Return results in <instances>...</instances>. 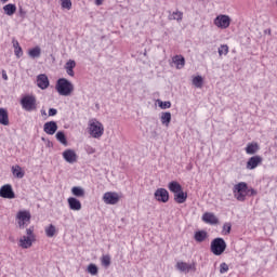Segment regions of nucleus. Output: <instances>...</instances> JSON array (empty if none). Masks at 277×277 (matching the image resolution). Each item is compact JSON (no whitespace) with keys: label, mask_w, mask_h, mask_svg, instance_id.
I'll list each match as a JSON object with an SVG mask.
<instances>
[{"label":"nucleus","mask_w":277,"mask_h":277,"mask_svg":"<svg viewBox=\"0 0 277 277\" xmlns=\"http://www.w3.org/2000/svg\"><path fill=\"white\" fill-rule=\"evenodd\" d=\"M173 200L177 203V205H183L184 202H187V193L183 192V188L181 192H177L174 194V198Z\"/></svg>","instance_id":"6ab92c4d"},{"label":"nucleus","mask_w":277,"mask_h":277,"mask_svg":"<svg viewBox=\"0 0 277 277\" xmlns=\"http://www.w3.org/2000/svg\"><path fill=\"white\" fill-rule=\"evenodd\" d=\"M175 268L183 274H189V272H196V262H192L190 264H187V262H177Z\"/></svg>","instance_id":"6e6552de"},{"label":"nucleus","mask_w":277,"mask_h":277,"mask_svg":"<svg viewBox=\"0 0 277 277\" xmlns=\"http://www.w3.org/2000/svg\"><path fill=\"white\" fill-rule=\"evenodd\" d=\"M2 79L4 81H8V72L5 71V69H2Z\"/></svg>","instance_id":"603ef678"},{"label":"nucleus","mask_w":277,"mask_h":277,"mask_svg":"<svg viewBox=\"0 0 277 277\" xmlns=\"http://www.w3.org/2000/svg\"><path fill=\"white\" fill-rule=\"evenodd\" d=\"M41 54H42V49H40V47L38 45L28 51V55L32 60H38V57H40Z\"/></svg>","instance_id":"bb28decb"},{"label":"nucleus","mask_w":277,"mask_h":277,"mask_svg":"<svg viewBox=\"0 0 277 277\" xmlns=\"http://www.w3.org/2000/svg\"><path fill=\"white\" fill-rule=\"evenodd\" d=\"M265 34H272V30H269V29L265 30Z\"/></svg>","instance_id":"4d7b16f0"},{"label":"nucleus","mask_w":277,"mask_h":277,"mask_svg":"<svg viewBox=\"0 0 277 277\" xmlns=\"http://www.w3.org/2000/svg\"><path fill=\"white\" fill-rule=\"evenodd\" d=\"M63 158L65 161H67V163H75L77 161V153H75L72 149H66L63 153Z\"/></svg>","instance_id":"2eb2a0df"},{"label":"nucleus","mask_w":277,"mask_h":277,"mask_svg":"<svg viewBox=\"0 0 277 277\" xmlns=\"http://www.w3.org/2000/svg\"><path fill=\"white\" fill-rule=\"evenodd\" d=\"M202 83H203L202 76H196L193 79V85H195V88H202Z\"/></svg>","instance_id":"c9c22d12"},{"label":"nucleus","mask_w":277,"mask_h":277,"mask_svg":"<svg viewBox=\"0 0 277 277\" xmlns=\"http://www.w3.org/2000/svg\"><path fill=\"white\" fill-rule=\"evenodd\" d=\"M45 235H47V237H55V225L50 224V225L45 228Z\"/></svg>","instance_id":"f704fd0d"},{"label":"nucleus","mask_w":277,"mask_h":277,"mask_svg":"<svg viewBox=\"0 0 277 277\" xmlns=\"http://www.w3.org/2000/svg\"><path fill=\"white\" fill-rule=\"evenodd\" d=\"M18 15L21 16V18H25V16H27V11H25V9H23V6H19Z\"/></svg>","instance_id":"c03bdc74"},{"label":"nucleus","mask_w":277,"mask_h":277,"mask_svg":"<svg viewBox=\"0 0 277 277\" xmlns=\"http://www.w3.org/2000/svg\"><path fill=\"white\" fill-rule=\"evenodd\" d=\"M55 137L57 142H60V144H63V146H68V140L66 138V134L64 133V131H58L55 134Z\"/></svg>","instance_id":"c85d7f7f"},{"label":"nucleus","mask_w":277,"mask_h":277,"mask_svg":"<svg viewBox=\"0 0 277 277\" xmlns=\"http://www.w3.org/2000/svg\"><path fill=\"white\" fill-rule=\"evenodd\" d=\"M219 55H228V45L223 44L219 48Z\"/></svg>","instance_id":"4c0bfd02"},{"label":"nucleus","mask_w":277,"mask_h":277,"mask_svg":"<svg viewBox=\"0 0 277 277\" xmlns=\"http://www.w3.org/2000/svg\"><path fill=\"white\" fill-rule=\"evenodd\" d=\"M210 250L214 256H222L226 252V240L224 238H214L211 241Z\"/></svg>","instance_id":"7ed1b4c3"},{"label":"nucleus","mask_w":277,"mask_h":277,"mask_svg":"<svg viewBox=\"0 0 277 277\" xmlns=\"http://www.w3.org/2000/svg\"><path fill=\"white\" fill-rule=\"evenodd\" d=\"M105 205H118L120 202V196L115 192H107L103 196Z\"/></svg>","instance_id":"9d476101"},{"label":"nucleus","mask_w":277,"mask_h":277,"mask_svg":"<svg viewBox=\"0 0 277 277\" xmlns=\"http://www.w3.org/2000/svg\"><path fill=\"white\" fill-rule=\"evenodd\" d=\"M209 237V234L207 230H197L195 232L194 239L197 241V243H202Z\"/></svg>","instance_id":"412c9836"},{"label":"nucleus","mask_w":277,"mask_h":277,"mask_svg":"<svg viewBox=\"0 0 277 277\" xmlns=\"http://www.w3.org/2000/svg\"><path fill=\"white\" fill-rule=\"evenodd\" d=\"M263 163V157L261 156H252L247 161V170H255V168H259Z\"/></svg>","instance_id":"9b49d317"},{"label":"nucleus","mask_w":277,"mask_h":277,"mask_svg":"<svg viewBox=\"0 0 277 277\" xmlns=\"http://www.w3.org/2000/svg\"><path fill=\"white\" fill-rule=\"evenodd\" d=\"M4 14L6 16H14L16 14V4L9 3L3 6Z\"/></svg>","instance_id":"a878e982"},{"label":"nucleus","mask_w":277,"mask_h":277,"mask_svg":"<svg viewBox=\"0 0 277 277\" xmlns=\"http://www.w3.org/2000/svg\"><path fill=\"white\" fill-rule=\"evenodd\" d=\"M26 237H29L30 239H36V234H34V226H30L26 229Z\"/></svg>","instance_id":"ea45409f"},{"label":"nucleus","mask_w":277,"mask_h":277,"mask_svg":"<svg viewBox=\"0 0 277 277\" xmlns=\"http://www.w3.org/2000/svg\"><path fill=\"white\" fill-rule=\"evenodd\" d=\"M67 75H69V77H75V70L74 69H65Z\"/></svg>","instance_id":"3c124183"},{"label":"nucleus","mask_w":277,"mask_h":277,"mask_svg":"<svg viewBox=\"0 0 277 277\" xmlns=\"http://www.w3.org/2000/svg\"><path fill=\"white\" fill-rule=\"evenodd\" d=\"M13 48H14V50H16V49H21V43H18V40H16V39H13Z\"/></svg>","instance_id":"49530a36"},{"label":"nucleus","mask_w":277,"mask_h":277,"mask_svg":"<svg viewBox=\"0 0 277 277\" xmlns=\"http://www.w3.org/2000/svg\"><path fill=\"white\" fill-rule=\"evenodd\" d=\"M168 189L172 194H179V192L183 190V186L179 182L172 181L168 184Z\"/></svg>","instance_id":"5701e85b"},{"label":"nucleus","mask_w":277,"mask_h":277,"mask_svg":"<svg viewBox=\"0 0 277 277\" xmlns=\"http://www.w3.org/2000/svg\"><path fill=\"white\" fill-rule=\"evenodd\" d=\"M72 196H76V198H84L85 197V190L81 188V186H74L71 188Z\"/></svg>","instance_id":"cd10ccee"},{"label":"nucleus","mask_w":277,"mask_h":277,"mask_svg":"<svg viewBox=\"0 0 277 277\" xmlns=\"http://www.w3.org/2000/svg\"><path fill=\"white\" fill-rule=\"evenodd\" d=\"M75 66H77V63L74 60H69L66 64H65V69H70L74 70Z\"/></svg>","instance_id":"58836bf2"},{"label":"nucleus","mask_w":277,"mask_h":277,"mask_svg":"<svg viewBox=\"0 0 277 277\" xmlns=\"http://www.w3.org/2000/svg\"><path fill=\"white\" fill-rule=\"evenodd\" d=\"M95 5H103V0H95Z\"/></svg>","instance_id":"864d4df0"},{"label":"nucleus","mask_w":277,"mask_h":277,"mask_svg":"<svg viewBox=\"0 0 277 277\" xmlns=\"http://www.w3.org/2000/svg\"><path fill=\"white\" fill-rule=\"evenodd\" d=\"M160 122L164 124V127H170V122H172V114L170 111L161 113Z\"/></svg>","instance_id":"aec40b11"},{"label":"nucleus","mask_w":277,"mask_h":277,"mask_svg":"<svg viewBox=\"0 0 277 277\" xmlns=\"http://www.w3.org/2000/svg\"><path fill=\"white\" fill-rule=\"evenodd\" d=\"M41 140L44 142V140H45V138H44V137H42Z\"/></svg>","instance_id":"bf43d9fd"},{"label":"nucleus","mask_w":277,"mask_h":277,"mask_svg":"<svg viewBox=\"0 0 277 277\" xmlns=\"http://www.w3.org/2000/svg\"><path fill=\"white\" fill-rule=\"evenodd\" d=\"M226 272H228V264H226L225 262L221 263L220 265V274H226Z\"/></svg>","instance_id":"a19ab883"},{"label":"nucleus","mask_w":277,"mask_h":277,"mask_svg":"<svg viewBox=\"0 0 277 277\" xmlns=\"http://www.w3.org/2000/svg\"><path fill=\"white\" fill-rule=\"evenodd\" d=\"M230 228H232V225H230V224H225V225L223 226V229L226 230L227 234L230 233Z\"/></svg>","instance_id":"09e8293b"},{"label":"nucleus","mask_w":277,"mask_h":277,"mask_svg":"<svg viewBox=\"0 0 277 277\" xmlns=\"http://www.w3.org/2000/svg\"><path fill=\"white\" fill-rule=\"evenodd\" d=\"M258 192L254 188L248 187V195L247 196H256Z\"/></svg>","instance_id":"a18cd8bd"},{"label":"nucleus","mask_w":277,"mask_h":277,"mask_svg":"<svg viewBox=\"0 0 277 277\" xmlns=\"http://www.w3.org/2000/svg\"><path fill=\"white\" fill-rule=\"evenodd\" d=\"M233 195L238 202H246V198L248 196V183L240 182L235 184L233 187Z\"/></svg>","instance_id":"f03ea898"},{"label":"nucleus","mask_w":277,"mask_h":277,"mask_svg":"<svg viewBox=\"0 0 277 277\" xmlns=\"http://www.w3.org/2000/svg\"><path fill=\"white\" fill-rule=\"evenodd\" d=\"M37 85L40 88V90H47V88L50 85L49 77L45 74H40L37 77Z\"/></svg>","instance_id":"ddd939ff"},{"label":"nucleus","mask_w":277,"mask_h":277,"mask_svg":"<svg viewBox=\"0 0 277 277\" xmlns=\"http://www.w3.org/2000/svg\"><path fill=\"white\" fill-rule=\"evenodd\" d=\"M169 21H183V12L175 11L169 15Z\"/></svg>","instance_id":"2f4dec72"},{"label":"nucleus","mask_w":277,"mask_h":277,"mask_svg":"<svg viewBox=\"0 0 277 277\" xmlns=\"http://www.w3.org/2000/svg\"><path fill=\"white\" fill-rule=\"evenodd\" d=\"M265 34H272V30H269V29L265 30Z\"/></svg>","instance_id":"6e6d98bb"},{"label":"nucleus","mask_w":277,"mask_h":277,"mask_svg":"<svg viewBox=\"0 0 277 277\" xmlns=\"http://www.w3.org/2000/svg\"><path fill=\"white\" fill-rule=\"evenodd\" d=\"M68 207L71 211H81V201L75 197L67 199Z\"/></svg>","instance_id":"dca6fc26"},{"label":"nucleus","mask_w":277,"mask_h":277,"mask_svg":"<svg viewBox=\"0 0 277 277\" xmlns=\"http://www.w3.org/2000/svg\"><path fill=\"white\" fill-rule=\"evenodd\" d=\"M17 220H22L23 222H30L31 213H29V211H19L17 213Z\"/></svg>","instance_id":"c756f323"},{"label":"nucleus","mask_w":277,"mask_h":277,"mask_svg":"<svg viewBox=\"0 0 277 277\" xmlns=\"http://www.w3.org/2000/svg\"><path fill=\"white\" fill-rule=\"evenodd\" d=\"M202 220L206 222V224H212V225L219 224L220 222L217 216H215V214L211 212L203 213Z\"/></svg>","instance_id":"f3484780"},{"label":"nucleus","mask_w":277,"mask_h":277,"mask_svg":"<svg viewBox=\"0 0 277 277\" xmlns=\"http://www.w3.org/2000/svg\"><path fill=\"white\" fill-rule=\"evenodd\" d=\"M88 274H91V276H97L98 275V266L96 264L91 263L88 265L87 268Z\"/></svg>","instance_id":"7c9ffc66"},{"label":"nucleus","mask_w":277,"mask_h":277,"mask_svg":"<svg viewBox=\"0 0 277 277\" xmlns=\"http://www.w3.org/2000/svg\"><path fill=\"white\" fill-rule=\"evenodd\" d=\"M173 64H175V67L177 70H181V68H185V57L183 55H175L173 58Z\"/></svg>","instance_id":"b1692460"},{"label":"nucleus","mask_w":277,"mask_h":277,"mask_svg":"<svg viewBox=\"0 0 277 277\" xmlns=\"http://www.w3.org/2000/svg\"><path fill=\"white\" fill-rule=\"evenodd\" d=\"M0 198H5L8 200H13V198H16V194L10 184L1 186Z\"/></svg>","instance_id":"1a4fd4ad"},{"label":"nucleus","mask_w":277,"mask_h":277,"mask_svg":"<svg viewBox=\"0 0 277 277\" xmlns=\"http://www.w3.org/2000/svg\"><path fill=\"white\" fill-rule=\"evenodd\" d=\"M11 170L15 179H23L25 176V171H23V168L18 164L13 166Z\"/></svg>","instance_id":"393cba45"},{"label":"nucleus","mask_w":277,"mask_h":277,"mask_svg":"<svg viewBox=\"0 0 277 277\" xmlns=\"http://www.w3.org/2000/svg\"><path fill=\"white\" fill-rule=\"evenodd\" d=\"M22 108L25 111H36L38 109V104L36 95H25L21 98Z\"/></svg>","instance_id":"39448f33"},{"label":"nucleus","mask_w":277,"mask_h":277,"mask_svg":"<svg viewBox=\"0 0 277 277\" xmlns=\"http://www.w3.org/2000/svg\"><path fill=\"white\" fill-rule=\"evenodd\" d=\"M25 222H26V221L19 220L18 223H17V224H18V227H19L22 230H23V229L25 228V226H26V225H25Z\"/></svg>","instance_id":"8fccbe9b"},{"label":"nucleus","mask_w":277,"mask_h":277,"mask_svg":"<svg viewBox=\"0 0 277 277\" xmlns=\"http://www.w3.org/2000/svg\"><path fill=\"white\" fill-rule=\"evenodd\" d=\"M155 200L157 202H168L170 200V193L166 188H157L154 193Z\"/></svg>","instance_id":"0eeeda50"},{"label":"nucleus","mask_w":277,"mask_h":277,"mask_svg":"<svg viewBox=\"0 0 277 277\" xmlns=\"http://www.w3.org/2000/svg\"><path fill=\"white\" fill-rule=\"evenodd\" d=\"M101 263L103 267H109V265H111V256L109 254L103 255L101 258Z\"/></svg>","instance_id":"473e14b6"},{"label":"nucleus","mask_w":277,"mask_h":277,"mask_svg":"<svg viewBox=\"0 0 277 277\" xmlns=\"http://www.w3.org/2000/svg\"><path fill=\"white\" fill-rule=\"evenodd\" d=\"M0 124L8 127L10 124V116L8 115V109L0 108Z\"/></svg>","instance_id":"a211bd4d"},{"label":"nucleus","mask_w":277,"mask_h":277,"mask_svg":"<svg viewBox=\"0 0 277 277\" xmlns=\"http://www.w3.org/2000/svg\"><path fill=\"white\" fill-rule=\"evenodd\" d=\"M260 149L259 143H249L246 147V153L247 155H256Z\"/></svg>","instance_id":"4be33fe9"},{"label":"nucleus","mask_w":277,"mask_h":277,"mask_svg":"<svg viewBox=\"0 0 277 277\" xmlns=\"http://www.w3.org/2000/svg\"><path fill=\"white\" fill-rule=\"evenodd\" d=\"M214 25L219 29H228L230 27V16L228 15H219L214 18Z\"/></svg>","instance_id":"423d86ee"},{"label":"nucleus","mask_w":277,"mask_h":277,"mask_svg":"<svg viewBox=\"0 0 277 277\" xmlns=\"http://www.w3.org/2000/svg\"><path fill=\"white\" fill-rule=\"evenodd\" d=\"M1 1H2V3H8L9 0H1Z\"/></svg>","instance_id":"13d9d810"},{"label":"nucleus","mask_w":277,"mask_h":277,"mask_svg":"<svg viewBox=\"0 0 277 277\" xmlns=\"http://www.w3.org/2000/svg\"><path fill=\"white\" fill-rule=\"evenodd\" d=\"M61 8L63 10H72V1L71 0H61Z\"/></svg>","instance_id":"72a5a7b5"},{"label":"nucleus","mask_w":277,"mask_h":277,"mask_svg":"<svg viewBox=\"0 0 277 277\" xmlns=\"http://www.w3.org/2000/svg\"><path fill=\"white\" fill-rule=\"evenodd\" d=\"M49 116H57V109H55V108H50V109H49Z\"/></svg>","instance_id":"de8ad7c7"},{"label":"nucleus","mask_w":277,"mask_h":277,"mask_svg":"<svg viewBox=\"0 0 277 277\" xmlns=\"http://www.w3.org/2000/svg\"><path fill=\"white\" fill-rule=\"evenodd\" d=\"M158 106L160 109H170V107H172V103L170 101H158Z\"/></svg>","instance_id":"e433bc0d"},{"label":"nucleus","mask_w":277,"mask_h":277,"mask_svg":"<svg viewBox=\"0 0 277 277\" xmlns=\"http://www.w3.org/2000/svg\"><path fill=\"white\" fill-rule=\"evenodd\" d=\"M89 133L91 137L100 140V137H103V133H105V127H103L101 121L95 119L89 123Z\"/></svg>","instance_id":"20e7f679"},{"label":"nucleus","mask_w":277,"mask_h":277,"mask_svg":"<svg viewBox=\"0 0 277 277\" xmlns=\"http://www.w3.org/2000/svg\"><path fill=\"white\" fill-rule=\"evenodd\" d=\"M15 56L17 57V60H21V57H23V48H17L14 50Z\"/></svg>","instance_id":"79ce46f5"},{"label":"nucleus","mask_w":277,"mask_h":277,"mask_svg":"<svg viewBox=\"0 0 277 277\" xmlns=\"http://www.w3.org/2000/svg\"><path fill=\"white\" fill-rule=\"evenodd\" d=\"M34 241H36L35 238H30L27 236H23L19 238V248H23V250H28V248H31L34 246Z\"/></svg>","instance_id":"4468645a"},{"label":"nucleus","mask_w":277,"mask_h":277,"mask_svg":"<svg viewBox=\"0 0 277 277\" xmlns=\"http://www.w3.org/2000/svg\"><path fill=\"white\" fill-rule=\"evenodd\" d=\"M42 116H47V111L42 110L41 111Z\"/></svg>","instance_id":"5fc2aeb1"},{"label":"nucleus","mask_w":277,"mask_h":277,"mask_svg":"<svg viewBox=\"0 0 277 277\" xmlns=\"http://www.w3.org/2000/svg\"><path fill=\"white\" fill-rule=\"evenodd\" d=\"M55 90L61 96H70L75 91V85L66 78H60L56 81Z\"/></svg>","instance_id":"f257e3e1"},{"label":"nucleus","mask_w":277,"mask_h":277,"mask_svg":"<svg viewBox=\"0 0 277 277\" xmlns=\"http://www.w3.org/2000/svg\"><path fill=\"white\" fill-rule=\"evenodd\" d=\"M43 131L47 135H55L57 133V122L55 121H48L43 126Z\"/></svg>","instance_id":"f8f14e48"},{"label":"nucleus","mask_w":277,"mask_h":277,"mask_svg":"<svg viewBox=\"0 0 277 277\" xmlns=\"http://www.w3.org/2000/svg\"><path fill=\"white\" fill-rule=\"evenodd\" d=\"M84 150H87V153H88L89 155H92V154L96 153V148H94V147H92V146H90V145H85V146H84Z\"/></svg>","instance_id":"37998d69"}]
</instances>
